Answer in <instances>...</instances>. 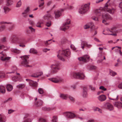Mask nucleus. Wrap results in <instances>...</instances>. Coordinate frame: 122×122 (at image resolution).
<instances>
[{"label":"nucleus","instance_id":"nucleus-1","mask_svg":"<svg viewBox=\"0 0 122 122\" xmlns=\"http://www.w3.org/2000/svg\"><path fill=\"white\" fill-rule=\"evenodd\" d=\"M110 0H108L107 1L104 7H101L98 9L95 10L94 12L98 16H100L104 14V12H106V11H107L111 14H113L115 10V9L113 8H109L110 5L108 4V3Z\"/></svg>","mask_w":122,"mask_h":122},{"label":"nucleus","instance_id":"nucleus-2","mask_svg":"<svg viewBox=\"0 0 122 122\" xmlns=\"http://www.w3.org/2000/svg\"><path fill=\"white\" fill-rule=\"evenodd\" d=\"M50 67V69L48 71V74H51L55 73L60 69V63L58 61H55L54 63L51 64Z\"/></svg>","mask_w":122,"mask_h":122},{"label":"nucleus","instance_id":"nucleus-3","mask_svg":"<svg viewBox=\"0 0 122 122\" xmlns=\"http://www.w3.org/2000/svg\"><path fill=\"white\" fill-rule=\"evenodd\" d=\"M57 57L60 60L64 61L65 59L62 56L69 57L71 55V52L69 49L65 50H59L57 52Z\"/></svg>","mask_w":122,"mask_h":122},{"label":"nucleus","instance_id":"nucleus-4","mask_svg":"<svg viewBox=\"0 0 122 122\" xmlns=\"http://www.w3.org/2000/svg\"><path fill=\"white\" fill-rule=\"evenodd\" d=\"M90 3V2L82 5L78 10V12L80 14H83L89 11Z\"/></svg>","mask_w":122,"mask_h":122},{"label":"nucleus","instance_id":"nucleus-5","mask_svg":"<svg viewBox=\"0 0 122 122\" xmlns=\"http://www.w3.org/2000/svg\"><path fill=\"white\" fill-rule=\"evenodd\" d=\"M72 77L80 80H83L85 78V76L82 71L77 73H72L71 74Z\"/></svg>","mask_w":122,"mask_h":122},{"label":"nucleus","instance_id":"nucleus-6","mask_svg":"<svg viewBox=\"0 0 122 122\" xmlns=\"http://www.w3.org/2000/svg\"><path fill=\"white\" fill-rule=\"evenodd\" d=\"M20 57L21 58L22 60L21 63L22 66L26 67L30 66L28 65L29 63V56H24Z\"/></svg>","mask_w":122,"mask_h":122},{"label":"nucleus","instance_id":"nucleus-7","mask_svg":"<svg viewBox=\"0 0 122 122\" xmlns=\"http://www.w3.org/2000/svg\"><path fill=\"white\" fill-rule=\"evenodd\" d=\"M107 11L104 12V13L102 15V18L103 19L102 22L106 25L108 24V23L106 22V20H111L112 19V18L109 14L107 13H105Z\"/></svg>","mask_w":122,"mask_h":122},{"label":"nucleus","instance_id":"nucleus-8","mask_svg":"<svg viewBox=\"0 0 122 122\" xmlns=\"http://www.w3.org/2000/svg\"><path fill=\"white\" fill-rule=\"evenodd\" d=\"M71 20L69 19H67L66 22L64 23L62 26L60 27V29L63 31H65L69 27V25L70 23Z\"/></svg>","mask_w":122,"mask_h":122},{"label":"nucleus","instance_id":"nucleus-9","mask_svg":"<svg viewBox=\"0 0 122 122\" xmlns=\"http://www.w3.org/2000/svg\"><path fill=\"white\" fill-rule=\"evenodd\" d=\"M63 115L67 118H73L76 117L75 114L71 112H66L63 113Z\"/></svg>","mask_w":122,"mask_h":122},{"label":"nucleus","instance_id":"nucleus-10","mask_svg":"<svg viewBox=\"0 0 122 122\" xmlns=\"http://www.w3.org/2000/svg\"><path fill=\"white\" fill-rule=\"evenodd\" d=\"M90 56L87 55H85L82 57H80L78 58L79 60L82 61L83 62H86L89 61Z\"/></svg>","mask_w":122,"mask_h":122},{"label":"nucleus","instance_id":"nucleus-11","mask_svg":"<svg viewBox=\"0 0 122 122\" xmlns=\"http://www.w3.org/2000/svg\"><path fill=\"white\" fill-rule=\"evenodd\" d=\"M64 5L65 6V7L63 9H61V11H64L67 10H71L74 8L72 6L70 5L68 2H66V3H64Z\"/></svg>","mask_w":122,"mask_h":122},{"label":"nucleus","instance_id":"nucleus-12","mask_svg":"<svg viewBox=\"0 0 122 122\" xmlns=\"http://www.w3.org/2000/svg\"><path fill=\"white\" fill-rule=\"evenodd\" d=\"M48 79L55 83H57L63 80V78L60 77H57L56 78H51Z\"/></svg>","mask_w":122,"mask_h":122},{"label":"nucleus","instance_id":"nucleus-13","mask_svg":"<svg viewBox=\"0 0 122 122\" xmlns=\"http://www.w3.org/2000/svg\"><path fill=\"white\" fill-rule=\"evenodd\" d=\"M1 54L2 56L0 57V59L2 61H6L9 60L11 58L9 57H6V55L3 52V51L0 53Z\"/></svg>","mask_w":122,"mask_h":122},{"label":"nucleus","instance_id":"nucleus-14","mask_svg":"<svg viewBox=\"0 0 122 122\" xmlns=\"http://www.w3.org/2000/svg\"><path fill=\"white\" fill-rule=\"evenodd\" d=\"M81 47L83 49H84L85 47L90 48L92 46V45L88 44L86 41H81Z\"/></svg>","mask_w":122,"mask_h":122},{"label":"nucleus","instance_id":"nucleus-15","mask_svg":"<svg viewBox=\"0 0 122 122\" xmlns=\"http://www.w3.org/2000/svg\"><path fill=\"white\" fill-rule=\"evenodd\" d=\"M64 11L61 10V9L58 10H56L54 12V13L55 15V18L56 19H57L61 15L62 13Z\"/></svg>","mask_w":122,"mask_h":122},{"label":"nucleus","instance_id":"nucleus-16","mask_svg":"<svg viewBox=\"0 0 122 122\" xmlns=\"http://www.w3.org/2000/svg\"><path fill=\"white\" fill-rule=\"evenodd\" d=\"M30 116L28 114H26L24 117V120L23 122H31L32 120Z\"/></svg>","mask_w":122,"mask_h":122},{"label":"nucleus","instance_id":"nucleus-17","mask_svg":"<svg viewBox=\"0 0 122 122\" xmlns=\"http://www.w3.org/2000/svg\"><path fill=\"white\" fill-rule=\"evenodd\" d=\"M26 81L28 82L30 86L32 87L37 86V83L36 82L28 79H26Z\"/></svg>","mask_w":122,"mask_h":122},{"label":"nucleus","instance_id":"nucleus-18","mask_svg":"<svg viewBox=\"0 0 122 122\" xmlns=\"http://www.w3.org/2000/svg\"><path fill=\"white\" fill-rule=\"evenodd\" d=\"M106 108L110 111H112L113 110L114 108L113 105L109 103H107L104 105Z\"/></svg>","mask_w":122,"mask_h":122},{"label":"nucleus","instance_id":"nucleus-19","mask_svg":"<svg viewBox=\"0 0 122 122\" xmlns=\"http://www.w3.org/2000/svg\"><path fill=\"white\" fill-rule=\"evenodd\" d=\"M114 107L118 109H120L122 107V103L120 102H116L113 103Z\"/></svg>","mask_w":122,"mask_h":122},{"label":"nucleus","instance_id":"nucleus-20","mask_svg":"<svg viewBox=\"0 0 122 122\" xmlns=\"http://www.w3.org/2000/svg\"><path fill=\"white\" fill-rule=\"evenodd\" d=\"M43 74L42 72L35 73L33 74L30 76L34 77H38L41 76Z\"/></svg>","mask_w":122,"mask_h":122},{"label":"nucleus","instance_id":"nucleus-21","mask_svg":"<svg viewBox=\"0 0 122 122\" xmlns=\"http://www.w3.org/2000/svg\"><path fill=\"white\" fill-rule=\"evenodd\" d=\"M97 98L100 101L102 102L105 101L106 99V97L104 95H100Z\"/></svg>","mask_w":122,"mask_h":122},{"label":"nucleus","instance_id":"nucleus-22","mask_svg":"<svg viewBox=\"0 0 122 122\" xmlns=\"http://www.w3.org/2000/svg\"><path fill=\"white\" fill-rule=\"evenodd\" d=\"M12 80L13 81L15 82L17 81H21L22 80V78L20 76H15L12 78Z\"/></svg>","mask_w":122,"mask_h":122},{"label":"nucleus","instance_id":"nucleus-23","mask_svg":"<svg viewBox=\"0 0 122 122\" xmlns=\"http://www.w3.org/2000/svg\"><path fill=\"white\" fill-rule=\"evenodd\" d=\"M87 89L86 87H84L83 88L82 96L84 97H86L87 96Z\"/></svg>","mask_w":122,"mask_h":122},{"label":"nucleus","instance_id":"nucleus-24","mask_svg":"<svg viewBox=\"0 0 122 122\" xmlns=\"http://www.w3.org/2000/svg\"><path fill=\"white\" fill-rule=\"evenodd\" d=\"M43 17V19L46 20H48L52 19L53 17L50 14H48L44 15Z\"/></svg>","mask_w":122,"mask_h":122},{"label":"nucleus","instance_id":"nucleus-25","mask_svg":"<svg viewBox=\"0 0 122 122\" xmlns=\"http://www.w3.org/2000/svg\"><path fill=\"white\" fill-rule=\"evenodd\" d=\"M6 121V117L3 114H0V122H5Z\"/></svg>","mask_w":122,"mask_h":122},{"label":"nucleus","instance_id":"nucleus-26","mask_svg":"<svg viewBox=\"0 0 122 122\" xmlns=\"http://www.w3.org/2000/svg\"><path fill=\"white\" fill-rule=\"evenodd\" d=\"M1 8L4 10V12L5 14H6L10 10V9L6 6H2Z\"/></svg>","mask_w":122,"mask_h":122},{"label":"nucleus","instance_id":"nucleus-27","mask_svg":"<svg viewBox=\"0 0 122 122\" xmlns=\"http://www.w3.org/2000/svg\"><path fill=\"white\" fill-rule=\"evenodd\" d=\"M17 38V37L16 36H14L11 37L10 39V40L12 43H16V39Z\"/></svg>","mask_w":122,"mask_h":122},{"label":"nucleus","instance_id":"nucleus-28","mask_svg":"<svg viewBox=\"0 0 122 122\" xmlns=\"http://www.w3.org/2000/svg\"><path fill=\"white\" fill-rule=\"evenodd\" d=\"M42 103L43 102L42 100H38L37 101L35 102V104L36 106L39 107L42 105Z\"/></svg>","mask_w":122,"mask_h":122},{"label":"nucleus","instance_id":"nucleus-29","mask_svg":"<svg viewBox=\"0 0 122 122\" xmlns=\"http://www.w3.org/2000/svg\"><path fill=\"white\" fill-rule=\"evenodd\" d=\"M68 96V95L63 94H60L59 95V97L65 100L67 99Z\"/></svg>","mask_w":122,"mask_h":122},{"label":"nucleus","instance_id":"nucleus-30","mask_svg":"<svg viewBox=\"0 0 122 122\" xmlns=\"http://www.w3.org/2000/svg\"><path fill=\"white\" fill-rule=\"evenodd\" d=\"M5 91V87L2 85L0 86V92L4 94Z\"/></svg>","mask_w":122,"mask_h":122},{"label":"nucleus","instance_id":"nucleus-31","mask_svg":"<svg viewBox=\"0 0 122 122\" xmlns=\"http://www.w3.org/2000/svg\"><path fill=\"white\" fill-rule=\"evenodd\" d=\"M25 86L24 84H21L17 86L16 87L19 89H21L23 88Z\"/></svg>","mask_w":122,"mask_h":122},{"label":"nucleus","instance_id":"nucleus-32","mask_svg":"<svg viewBox=\"0 0 122 122\" xmlns=\"http://www.w3.org/2000/svg\"><path fill=\"white\" fill-rule=\"evenodd\" d=\"M6 88L8 91H10L13 89V87L12 85L10 84H8L6 85Z\"/></svg>","mask_w":122,"mask_h":122},{"label":"nucleus","instance_id":"nucleus-33","mask_svg":"<svg viewBox=\"0 0 122 122\" xmlns=\"http://www.w3.org/2000/svg\"><path fill=\"white\" fill-rule=\"evenodd\" d=\"M11 69L12 71L8 72L10 74L15 72L17 70V68L15 66H13L12 67Z\"/></svg>","mask_w":122,"mask_h":122},{"label":"nucleus","instance_id":"nucleus-34","mask_svg":"<svg viewBox=\"0 0 122 122\" xmlns=\"http://www.w3.org/2000/svg\"><path fill=\"white\" fill-rule=\"evenodd\" d=\"M29 52L30 53L34 54H36L37 53L36 50L33 48L31 49L30 50Z\"/></svg>","mask_w":122,"mask_h":122},{"label":"nucleus","instance_id":"nucleus-35","mask_svg":"<svg viewBox=\"0 0 122 122\" xmlns=\"http://www.w3.org/2000/svg\"><path fill=\"white\" fill-rule=\"evenodd\" d=\"M13 1L12 0H7L6 1V5L9 6L13 4Z\"/></svg>","mask_w":122,"mask_h":122},{"label":"nucleus","instance_id":"nucleus-36","mask_svg":"<svg viewBox=\"0 0 122 122\" xmlns=\"http://www.w3.org/2000/svg\"><path fill=\"white\" fill-rule=\"evenodd\" d=\"M12 52L17 54H18L20 52V51L16 49H12Z\"/></svg>","mask_w":122,"mask_h":122},{"label":"nucleus","instance_id":"nucleus-37","mask_svg":"<svg viewBox=\"0 0 122 122\" xmlns=\"http://www.w3.org/2000/svg\"><path fill=\"white\" fill-rule=\"evenodd\" d=\"M58 120L57 117L56 116H54L53 117L52 119L51 120V122H57Z\"/></svg>","mask_w":122,"mask_h":122},{"label":"nucleus","instance_id":"nucleus-38","mask_svg":"<svg viewBox=\"0 0 122 122\" xmlns=\"http://www.w3.org/2000/svg\"><path fill=\"white\" fill-rule=\"evenodd\" d=\"M41 1L42 2L41 3H39V7L40 8L41 10H42L43 8L42 6H43L44 3V1Z\"/></svg>","mask_w":122,"mask_h":122},{"label":"nucleus","instance_id":"nucleus-39","mask_svg":"<svg viewBox=\"0 0 122 122\" xmlns=\"http://www.w3.org/2000/svg\"><path fill=\"white\" fill-rule=\"evenodd\" d=\"M93 110L94 111H98L100 113L102 112L101 110L98 107H95L93 108Z\"/></svg>","mask_w":122,"mask_h":122},{"label":"nucleus","instance_id":"nucleus-40","mask_svg":"<svg viewBox=\"0 0 122 122\" xmlns=\"http://www.w3.org/2000/svg\"><path fill=\"white\" fill-rule=\"evenodd\" d=\"M68 97L69 98V99L71 101L73 102H74L75 101V98L73 97L72 96L68 95Z\"/></svg>","mask_w":122,"mask_h":122},{"label":"nucleus","instance_id":"nucleus-41","mask_svg":"<svg viewBox=\"0 0 122 122\" xmlns=\"http://www.w3.org/2000/svg\"><path fill=\"white\" fill-rule=\"evenodd\" d=\"M110 75L112 76H114L117 74L116 73L110 70Z\"/></svg>","mask_w":122,"mask_h":122},{"label":"nucleus","instance_id":"nucleus-42","mask_svg":"<svg viewBox=\"0 0 122 122\" xmlns=\"http://www.w3.org/2000/svg\"><path fill=\"white\" fill-rule=\"evenodd\" d=\"M21 2L20 0L17 3L16 6V7H20L21 5Z\"/></svg>","mask_w":122,"mask_h":122},{"label":"nucleus","instance_id":"nucleus-43","mask_svg":"<svg viewBox=\"0 0 122 122\" xmlns=\"http://www.w3.org/2000/svg\"><path fill=\"white\" fill-rule=\"evenodd\" d=\"M5 26L4 25H2L0 27V32L3 31L5 29Z\"/></svg>","mask_w":122,"mask_h":122},{"label":"nucleus","instance_id":"nucleus-44","mask_svg":"<svg viewBox=\"0 0 122 122\" xmlns=\"http://www.w3.org/2000/svg\"><path fill=\"white\" fill-rule=\"evenodd\" d=\"M52 40V39H50L48 40V41H44V43L45 45L46 46H47L48 45L50 44L51 43V42H50L48 43V42L51 41Z\"/></svg>","mask_w":122,"mask_h":122},{"label":"nucleus","instance_id":"nucleus-45","mask_svg":"<svg viewBox=\"0 0 122 122\" xmlns=\"http://www.w3.org/2000/svg\"><path fill=\"white\" fill-rule=\"evenodd\" d=\"M88 68L90 70L95 69L96 68V67L94 66H92L88 67Z\"/></svg>","mask_w":122,"mask_h":122},{"label":"nucleus","instance_id":"nucleus-46","mask_svg":"<svg viewBox=\"0 0 122 122\" xmlns=\"http://www.w3.org/2000/svg\"><path fill=\"white\" fill-rule=\"evenodd\" d=\"M90 27L91 31H92L95 29V26L92 24L91 25H90Z\"/></svg>","mask_w":122,"mask_h":122},{"label":"nucleus","instance_id":"nucleus-47","mask_svg":"<svg viewBox=\"0 0 122 122\" xmlns=\"http://www.w3.org/2000/svg\"><path fill=\"white\" fill-rule=\"evenodd\" d=\"M5 77V74L4 73L0 72V78H3Z\"/></svg>","mask_w":122,"mask_h":122},{"label":"nucleus","instance_id":"nucleus-48","mask_svg":"<svg viewBox=\"0 0 122 122\" xmlns=\"http://www.w3.org/2000/svg\"><path fill=\"white\" fill-rule=\"evenodd\" d=\"M42 23V22H38L37 23L36 25V26L38 27H41V25Z\"/></svg>","mask_w":122,"mask_h":122},{"label":"nucleus","instance_id":"nucleus-49","mask_svg":"<svg viewBox=\"0 0 122 122\" xmlns=\"http://www.w3.org/2000/svg\"><path fill=\"white\" fill-rule=\"evenodd\" d=\"M89 88L92 91H94L95 90L96 88L95 87L93 86L92 85H90Z\"/></svg>","mask_w":122,"mask_h":122},{"label":"nucleus","instance_id":"nucleus-50","mask_svg":"<svg viewBox=\"0 0 122 122\" xmlns=\"http://www.w3.org/2000/svg\"><path fill=\"white\" fill-rule=\"evenodd\" d=\"M38 122H46V120L43 118H40L39 119Z\"/></svg>","mask_w":122,"mask_h":122},{"label":"nucleus","instance_id":"nucleus-51","mask_svg":"<svg viewBox=\"0 0 122 122\" xmlns=\"http://www.w3.org/2000/svg\"><path fill=\"white\" fill-rule=\"evenodd\" d=\"M38 91L39 93L40 94H42L43 93V90L41 88H39Z\"/></svg>","mask_w":122,"mask_h":122},{"label":"nucleus","instance_id":"nucleus-52","mask_svg":"<svg viewBox=\"0 0 122 122\" xmlns=\"http://www.w3.org/2000/svg\"><path fill=\"white\" fill-rule=\"evenodd\" d=\"M30 8L29 7H27L26 9H25L24 11V12L25 13L27 14L29 11Z\"/></svg>","mask_w":122,"mask_h":122},{"label":"nucleus","instance_id":"nucleus-53","mask_svg":"<svg viewBox=\"0 0 122 122\" xmlns=\"http://www.w3.org/2000/svg\"><path fill=\"white\" fill-rule=\"evenodd\" d=\"M21 15L22 16L25 18L26 17L28 16V15L27 14L25 13L24 12H22V13Z\"/></svg>","mask_w":122,"mask_h":122},{"label":"nucleus","instance_id":"nucleus-54","mask_svg":"<svg viewBox=\"0 0 122 122\" xmlns=\"http://www.w3.org/2000/svg\"><path fill=\"white\" fill-rule=\"evenodd\" d=\"M99 89L103 91H106L107 90V89L102 86H100L99 87Z\"/></svg>","mask_w":122,"mask_h":122},{"label":"nucleus","instance_id":"nucleus-55","mask_svg":"<svg viewBox=\"0 0 122 122\" xmlns=\"http://www.w3.org/2000/svg\"><path fill=\"white\" fill-rule=\"evenodd\" d=\"M85 29H87L90 27V25L86 24L84 26Z\"/></svg>","mask_w":122,"mask_h":122},{"label":"nucleus","instance_id":"nucleus-56","mask_svg":"<svg viewBox=\"0 0 122 122\" xmlns=\"http://www.w3.org/2000/svg\"><path fill=\"white\" fill-rule=\"evenodd\" d=\"M103 34L105 35H112L114 36H116L117 35V34H112V33H107L106 34H105L104 33H103Z\"/></svg>","mask_w":122,"mask_h":122},{"label":"nucleus","instance_id":"nucleus-57","mask_svg":"<svg viewBox=\"0 0 122 122\" xmlns=\"http://www.w3.org/2000/svg\"><path fill=\"white\" fill-rule=\"evenodd\" d=\"M14 111H15V110H12L11 109L9 110H8V113L9 114H11L14 112Z\"/></svg>","mask_w":122,"mask_h":122},{"label":"nucleus","instance_id":"nucleus-58","mask_svg":"<svg viewBox=\"0 0 122 122\" xmlns=\"http://www.w3.org/2000/svg\"><path fill=\"white\" fill-rule=\"evenodd\" d=\"M0 23L1 24H11V23L10 22H7L4 21H2L0 22Z\"/></svg>","mask_w":122,"mask_h":122},{"label":"nucleus","instance_id":"nucleus-59","mask_svg":"<svg viewBox=\"0 0 122 122\" xmlns=\"http://www.w3.org/2000/svg\"><path fill=\"white\" fill-rule=\"evenodd\" d=\"M118 87L120 89H122V82L120 83L118 85Z\"/></svg>","mask_w":122,"mask_h":122},{"label":"nucleus","instance_id":"nucleus-60","mask_svg":"<svg viewBox=\"0 0 122 122\" xmlns=\"http://www.w3.org/2000/svg\"><path fill=\"white\" fill-rule=\"evenodd\" d=\"M50 50V49H47V48H44L43 50V52H46L48 51H49Z\"/></svg>","mask_w":122,"mask_h":122},{"label":"nucleus","instance_id":"nucleus-61","mask_svg":"<svg viewBox=\"0 0 122 122\" xmlns=\"http://www.w3.org/2000/svg\"><path fill=\"white\" fill-rule=\"evenodd\" d=\"M46 111H49L52 109H51L49 107H45L43 108Z\"/></svg>","mask_w":122,"mask_h":122},{"label":"nucleus","instance_id":"nucleus-62","mask_svg":"<svg viewBox=\"0 0 122 122\" xmlns=\"http://www.w3.org/2000/svg\"><path fill=\"white\" fill-rule=\"evenodd\" d=\"M71 49L74 50H76V48H75L74 46L73 45H72L71 46Z\"/></svg>","mask_w":122,"mask_h":122},{"label":"nucleus","instance_id":"nucleus-63","mask_svg":"<svg viewBox=\"0 0 122 122\" xmlns=\"http://www.w3.org/2000/svg\"><path fill=\"white\" fill-rule=\"evenodd\" d=\"M51 23L50 21L46 23V25L48 27H49L51 25Z\"/></svg>","mask_w":122,"mask_h":122},{"label":"nucleus","instance_id":"nucleus-64","mask_svg":"<svg viewBox=\"0 0 122 122\" xmlns=\"http://www.w3.org/2000/svg\"><path fill=\"white\" fill-rule=\"evenodd\" d=\"M20 96L22 98H24L25 96V95L23 93L21 94Z\"/></svg>","mask_w":122,"mask_h":122}]
</instances>
